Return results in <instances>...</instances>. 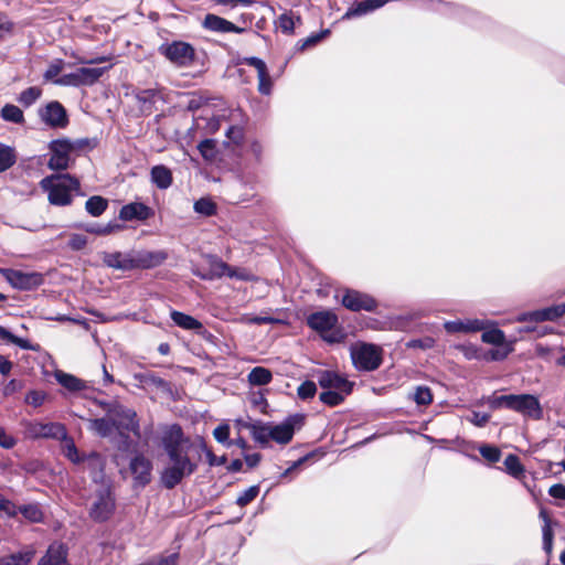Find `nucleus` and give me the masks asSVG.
<instances>
[{
    "label": "nucleus",
    "instance_id": "obj_1",
    "mask_svg": "<svg viewBox=\"0 0 565 565\" xmlns=\"http://www.w3.org/2000/svg\"><path fill=\"white\" fill-rule=\"evenodd\" d=\"M303 417L295 415L288 417L286 420L274 424H262L253 427V437L260 444H267L274 440L278 444H288L295 434V430L301 427Z\"/></svg>",
    "mask_w": 565,
    "mask_h": 565
},
{
    "label": "nucleus",
    "instance_id": "obj_2",
    "mask_svg": "<svg viewBox=\"0 0 565 565\" xmlns=\"http://www.w3.org/2000/svg\"><path fill=\"white\" fill-rule=\"evenodd\" d=\"M189 452L190 449L168 454L169 465L161 472V482L166 488L172 489L195 470L196 463L191 460Z\"/></svg>",
    "mask_w": 565,
    "mask_h": 565
},
{
    "label": "nucleus",
    "instance_id": "obj_3",
    "mask_svg": "<svg viewBox=\"0 0 565 565\" xmlns=\"http://www.w3.org/2000/svg\"><path fill=\"white\" fill-rule=\"evenodd\" d=\"M42 188L49 193V201L54 205H67L73 192L78 190V181L68 174L51 175L41 181Z\"/></svg>",
    "mask_w": 565,
    "mask_h": 565
},
{
    "label": "nucleus",
    "instance_id": "obj_4",
    "mask_svg": "<svg viewBox=\"0 0 565 565\" xmlns=\"http://www.w3.org/2000/svg\"><path fill=\"white\" fill-rule=\"evenodd\" d=\"M307 322L310 328L319 332L330 343L340 342L344 338L338 326V317L331 311L315 312L308 317Z\"/></svg>",
    "mask_w": 565,
    "mask_h": 565
},
{
    "label": "nucleus",
    "instance_id": "obj_5",
    "mask_svg": "<svg viewBox=\"0 0 565 565\" xmlns=\"http://www.w3.org/2000/svg\"><path fill=\"white\" fill-rule=\"evenodd\" d=\"M0 275L14 289L32 290L41 286L44 281L43 275L36 271H22L11 268H0Z\"/></svg>",
    "mask_w": 565,
    "mask_h": 565
},
{
    "label": "nucleus",
    "instance_id": "obj_6",
    "mask_svg": "<svg viewBox=\"0 0 565 565\" xmlns=\"http://www.w3.org/2000/svg\"><path fill=\"white\" fill-rule=\"evenodd\" d=\"M96 498L90 508V516L97 521L108 519L114 511V501L110 495L108 482L102 477L97 483Z\"/></svg>",
    "mask_w": 565,
    "mask_h": 565
},
{
    "label": "nucleus",
    "instance_id": "obj_7",
    "mask_svg": "<svg viewBox=\"0 0 565 565\" xmlns=\"http://www.w3.org/2000/svg\"><path fill=\"white\" fill-rule=\"evenodd\" d=\"M110 67L111 65L108 67H81L74 73L58 77L54 83L62 86L93 85Z\"/></svg>",
    "mask_w": 565,
    "mask_h": 565
},
{
    "label": "nucleus",
    "instance_id": "obj_8",
    "mask_svg": "<svg viewBox=\"0 0 565 565\" xmlns=\"http://www.w3.org/2000/svg\"><path fill=\"white\" fill-rule=\"evenodd\" d=\"M353 364L361 370H375L381 363V352L373 344H356L351 349Z\"/></svg>",
    "mask_w": 565,
    "mask_h": 565
},
{
    "label": "nucleus",
    "instance_id": "obj_9",
    "mask_svg": "<svg viewBox=\"0 0 565 565\" xmlns=\"http://www.w3.org/2000/svg\"><path fill=\"white\" fill-rule=\"evenodd\" d=\"M160 53L178 66H188L192 64L195 56L194 49L189 43L182 41L161 45Z\"/></svg>",
    "mask_w": 565,
    "mask_h": 565
},
{
    "label": "nucleus",
    "instance_id": "obj_10",
    "mask_svg": "<svg viewBox=\"0 0 565 565\" xmlns=\"http://www.w3.org/2000/svg\"><path fill=\"white\" fill-rule=\"evenodd\" d=\"M209 269L204 270V273L200 274L204 279H214L223 276H228L231 278H237L242 280L250 279V275L244 270L238 268H231L225 263L215 259L213 257L206 258Z\"/></svg>",
    "mask_w": 565,
    "mask_h": 565
},
{
    "label": "nucleus",
    "instance_id": "obj_11",
    "mask_svg": "<svg viewBox=\"0 0 565 565\" xmlns=\"http://www.w3.org/2000/svg\"><path fill=\"white\" fill-rule=\"evenodd\" d=\"M29 438H60L65 436V427L58 423L30 422L25 424Z\"/></svg>",
    "mask_w": 565,
    "mask_h": 565
},
{
    "label": "nucleus",
    "instance_id": "obj_12",
    "mask_svg": "<svg viewBox=\"0 0 565 565\" xmlns=\"http://www.w3.org/2000/svg\"><path fill=\"white\" fill-rule=\"evenodd\" d=\"M62 441V450L65 457H67L72 462L79 463L85 462L89 469H102L103 460L97 454H90L87 458H83L79 456L78 450L73 441V439L68 438L65 434L64 437H60Z\"/></svg>",
    "mask_w": 565,
    "mask_h": 565
},
{
    "label": "nucleus",
    "instance_id": "obj_13",
    "mask_svg": "<svg viewBox=\"0 0 565 565\" xmlns=\"http://www.w3.org/2000/svg\"><path fill=\"white\" fill-rule=\"evenodd\" d=\"M511 409L533 419H541L543 416L539 399L530 394L514 395Z\"/></svg>",
    "mask_w": 565,
    "mask_h": 565
},
{
    "label": "nucleus",
    "instance_id": "obj_14",
    "mask_svg": "<svg viewBox=\"0 0 565 565\" xmlns=\"http://www.w3.org/2000/svg\"><path fill=\"white\" fill-rule=\"evenodd\" d=\"M52 156L49 161V167L52 170L66 169L70 161V153L73 150L72 145L67 140H55L50 145Z\"/></svg>",
    "mask_w": 565,
    "mask_h": 565
},
{
    "label": "nucleus",
    "instance_id": "obj_15",
    "mask_svg": "<svg viewBox=\"0 0 565 565\" xmlns=\"http://www.w3.org/2000/svg\"><path fill=\"white\" fill-rule=\"evenodd\" d=\"M342 305L353 311H371L375 308V301L372 297L354 290H349L345 292L342 298Z\"/></svg>",
    "mask_w": 565,
    "mask_h": 565
},
{
    "label": "nucleus",
    "instance_id": "obj_16",
    "mask_svg": "<svg viewBox=\"0 0 565 565\" xmlns=\"http://www.w3.org/2000/svg\"><path fill=\"white\" fill-rule=\"evenodd\" d=\"M151 462L143 456H136L131 459L129 470L137 484L145 486L151 480Z\"/></svg>",
    "mask_w": 565,
    "mask_h": 565
},
{
    "label": "nucleus",
    "instance_id": "obj_17",
    "mask_svg": "<svg viewBox=\"0 0 565 565\" xmlns=\"http://www.w3.org/2000/svg\"><path fill=\"white\" fill-rule=\"evenodd\" d=\"M318 381L321 387L334 388L344 394H349L352 390V384L335 372L321 371Z\"/></svg>",
    "mask_w": 565,
    "mask_h": 565
},
{
    "label": "nucleus",
    "instance_id": "obj_18",
    "mask_svg": "<svg viewBox=\"0 0 565 565\" xmlns=\"http://www.w3.org/2000/svg\"><path fill=\"white\" fill-rule=\"evenodd\" d=\"M565 315V303L552 306L548 308L535 310L533 312L524 313L518 318L519 321H553Z\"/></svg>",
    "mask_w": 565,
    "mask_h": 565
},
{
    "label": "nucleus",
    "instance_id": "obj_19",
    "mask_svg": "<svg viewBox=\"0 0 565 565\" xmlns=\"http://www.w3.org/2000/svg\"><path fill=\"white\" fill-rule=\"evenodd\" d=\"M162 443L167 454L171 452V450H185L190 449V444L183 439L181 428L178 426L169 427L164 436L162 437Z\"/></svg>",
    "mask_w": 565,
    "mask_h": 565
},
{
    "label": "nucleus",
    "instance_id": "obj_20",
    "mask_svg": "<svg viewBox=\"0 0 565 565\" xmlns=\"http://www.w3.org/2000/svg\"><path fill=\"white\" fill-rule=\"evenodd\" d=\"M444 328L448 333H470L483 330L486 322L479 319L455 320L445 322Z\"/></svg>",
    "mask_w": 565,
    "mask_h": 565
},
{
    "label": "nucleus",
    "instance_id": "obj_21",
    "mask_svg": "<svg viewBox=\"0 0 565 565\" xmlns=\"http://www.w3.org/2000/svg\"><path fill=\"white\" fill-rule=\"evenodd\" d=\"M167 259V254L162 250L138 252L132 256L135 268H151L161 265Z\"/></svg>",
    "mask_w": 565,
    "mask_h": 565
},
{
    "label": "nucleus",
    "instance_id": "obj_22",
    "mask_svg": "<svg viewBox=\"0 0 565 565\" xmlns=\"http://www.w3.org/2000/svg\"><path fill=\"white\" fill-rule=\"evenodd\" d=\"M41 116L47 125L53 127H64L67 122L65 109L57 102L50 103Z\"/></svg>",
    "mask_w": 565,
    "mask_h": 565
},
{
    "label": "nucleus",
    "instance_id": "obj_23",
    "mask_svg": "<svg viewBox=\"0 0 565 565\" xmlns=\"http://www.w3.org/2000/svg\"><path fill=\"white\" fill-rule=\"evenodd\" d=\"M246 62L257 71L258 90L262 94L268 95L271 90V78L267 72L265 62L257 57H249Z\"/></svg>",
    "mask_w": 565,
    "mask_h": 565
},
{
    "label": "nucleus",
    "instance_id": "obj_24",
    "mask_svg": "<svg viewBox=\"0 0 565 565\" xmlns=\"http://www.w3.org/2000/svg\"><path fill=\"white\" fill-rule=\"evenodd\" d=\"M203 26L207 30L214 31V32H235V33H242L244 29L238 28L234 25L232 22L215 15V14H207L204 18Z\"/></svg>",
    "mask_w": 565,
    "mask_h": 565
},
{
    "label": "nucleus",
    "instance_id": "obj_25",
    "mask_svg": "<svg viewBox=\"0 0 565 565\" xmlns=\"http://www.w3.org/2000/svg\"><path fill=\"white\" fill-rule=\"evenodd\" d=\"M38 565H68L65 547L60 543H53Z\"/></svg>",
    "mask_w": 565,
    "mask_h": 565
},
{
    "label": "nucleus",
    "instance_id": "obj_26",
    "mask_svg": "<svg viewBox=\"0 0 565 565\" xmlns=\"http://www.w3.org/2000/svg\"><path fill=\"white\" fill-rule=\"evenodd\" d=\"M151 214L147 205L138 202L124 205L119 211V217L124 221L147 220Z\"/></svg>",
    "mask_w": 565,
    "mask_h": 565
},
{
    "label": "nucleus",
    "instance_id": "obj_27",
    "mask_svg": "<svg viewBox=\"0 0 565 565\" xmlns=\"http://www.w3.org/2000/svg\"><path fill=\"white\" fill-rule=\"evenodd\" d=\"M104 263L111 268L120 270L134 269L132 256L122 255L121 253H105L103 255Z\"/></svg>",
    "mask_w": 565,
    "mask_h": 565
},
{
    "label": "nucleus",
    "instance_id": "obj_28",
    "mask_svg": "<svg viewBox=\"0 0 565 565\" xmlns=\"http://www.w3.org/2000/svg\"><path fill=\"white\" fill-rule=\"evenodd\" d=\"M388 0H363L351 7L345 13L347 18L358 17L371 12L386 4Z\"/></svg>",
    "mask_w": 565,
    "mask_h": 565
},
{
    "label": "nucleus",
    "instance_id": "obj_29",
    "mask_svg": "<svg viewBox=\"0 0 565 565\" xmlns=\"http://www.w3.org/2000/svg\"><path fill=\"white\" fill-rule=\"evenodd\" d=\"M151 181L159 189H167L172 183V173L166 166H154L151 169Z\"/></svg>",
    "mask_w": 565,
    "mask_h": 565
},
{
    "label": "nucleus",
    "instance_id": "obj_30",
    "mask_svg": "<svg viewBox=\"0 0 565 565\" xmlns=\"http://www.w3.org/2000/svg\"><path fill=\"white\" fill-rule=\"evenodd\" d=\"M171 319L173 322L184 330H201L202 323L192 316L180 311H172Z\"/></svg>",
    "mask_w": 565,
    "mask_h": 565
},
{
    "label": "nucleus",
    "instance_id": "obj_31",
    "mask_svg": "<svg viewBox=\"0 0 565 565\" xmlns=\"http://www.w3.org/2000/svg\"><path fill=\"white\" fill-rule=\"evenodd\" d=\"M56 381L70 391H81L85 388V383L72 374L64 373L63 371H56L54 374Z\"/></svg>",
    "mask_w": 565,
    "mask_h": 565
},
{
    "label": "nucleus",
    "instance_id": "obj_32",
    "mask_svg": "<svg viewBox=\"0 0 565 565\" xmlns=\"http://www.w3.org/2000/svg\"><path fill=\"white\" fill-rule=\"evenodd\" d=\"M33 556V551L10 554L0 558V565H29Z\"/></svg>",
    "mask_w": 565,
    "mask_h": 565
},
{
    "label": "nucleus",
    "instance_id": "obj_33",
    "mask_svg": "<svg viewBox=\"0 0 565 565\" xmlns=\"http://www.w3.org/2000/svg\"><path fill=\"white\" fill-rule=\"evenodd\" d=\"M271 372L263 366L254 367L248 374V382L250 385H266L271 381Z\"/></svg>",
    "mask_w": 565,
    "mask_h": 565
},
{
    "label": "nucleus",
    "instance_id": "obj_34",
    "mask_svg": "<svg viewBox=\"0 0 565 565\" xmlns=\"http://www.w3.org/2000/svg\"><path fill=\"white\" fill-rule=\"evenodd\" d=\"M89 429L102 437H107L111 435L114 424L105 418L94 419L89 422Z\"/></svg>",
    "mask_w": 565,
    "mask_h": 565
},
{
    "label": "nucleus",
    "instance_id": "obj_35",
    "mask_svg": "<svg viewBox=\"0 0 565 565\" xmlns=\"http://www.w3.org/2000/svg\"><path fill=\"white\" fill-rule=\"evenodd\" d=\"M15 162L14 150L0 142V173L11 168Z\"/></svg>",
    "mask_w": 565,
    "mask_h": 565
},
{
    "label": "nucleus",
    "instance_id": "obj_36",
    "mask_svg": "<svg viewBox=\"0 0 565 565\" xmlns=\"http://www.w3.org/2000/svg\"><path fill=\"white\" fill-rule=\"evenodd\" d=\"M107 207V201L102 196H92L86 202V210L93 216H99Z\"/></svg>",
    "mask_w": 565,
    "mask_h": 565
},
{
    "label": "nucleus",
    "instance_id": "obj_37",
    "mask_svg": "<svg viewBox=\"0 0 565 565\" xmlns=\"http://www.w3.org/2000/svg\"><path fill=\"white\" fill-rule=\"evenodd\" d=\"M1 116L7 121H12V122H22L23 121V113L15 105H11V104L6 105L1 110Z\"/></svg>",
    "mask_w": 565,
    "mask_h": 565
},
{
    "label": "nucleus",
    "instance_id": "obj_38",
    "mask_svg": "<svg viewBox=\"0 0 565 565\" xmlns=\"http://www.w3.org/2000/svg\"><path fill=\"white\" fill-rule=\"evenodd\" d=\"M481 339L483 342L493 345H503L505 342L504 333L499 329L486 330L482 333Z\"/></svg>",
    "mask_w": 565,
    "mask_h": 565
},
{
    "label": "nucleus",
    "instance_id": "obj_39",
    "mask_svg": "<svg viewBox=\"0 0 565 565\" xmlns=\"http://www.w3.org/2000/svg\"><path fill=\"white\" fill-rule=\"evenodd\" d=\"M540 515L544 520V527H543L544 546L547 552H551L552 543H553V531H552V526H551V520L544 510L541 511Z\"/></svg>",
    "mask_w": 565,
    "mask_h": 565
},
{
    "label": "nucleus",
    "instance_id": "obj_40",
    "mask_svg": "<svg viewBox=\"0 0 565 565\" xmlns=\"http://www.w3.org/2000/svg\"><path fill=\"white\" fill-rule=\"evenodd\" d=\"M19 511L30 522H41L43 520V512L36 504L24 505Z\"/></svg>",
    "mask_w": 565,
    "mask_h": 565
},
{
    "label": "nucleus",
    "instance_id": "obj_41",
    "mask_svg": "<svg viewBox=\"0 0 565 565\" xmlns=\"http://www.w3.org/2000/svg\"><path fill=\"white\" fill-rule=\"evenodd\" d=\"M504 466L507 471L513 477H520L524 471V468L521 465L519 458L514 455H509L504 459Z\"/></svg>",
    "mask_w": 565,
    "mask_h": 565
},
{
    "label": "nucleus",
    "instance_id": "obj_42",
    "mask_svg": "<svg viewBox=\"0 0 565 565\" xmlns=\"http://www.w3.org/2000/svg\"><path fill=\"white\" fill-rule=\"evenodd\" d=\"M413 399L417 405H429L433 402V394L427 386L416 387Z\"/></svg>",
    "mask_w": 565,
    "mask_h": 565
},
{
    "label": "nucleus",
    "instance_id": "obj_43",
    "mask_svg": "<svg viewBox=\"0 0 565 565\" xmlns=\"http://www.w3.org/2000/svg\"><path fill=\"white\" fill-rule=\"evenodd\" d=\"M0 339L4 340L7 342H10V343L17 344L21 349H26V350L33 349L31 347V344L29 343V341L13 335L11 332H9L6 328H3L1 326H0Z\"/></svg>",
    "mask_w": 565,
    "mask_h": 565
},
{
    "label": "nucleus",
    "instance_id": "obj_44",
    "mask_svg": "<svg viewBox=\"0 0 565 565\" xmlns=\"http://www.w3.org/2000/svg\"><path fill=\"white\" fill-rule=\"evenodd\" d=\"M41 96V89L39 87H29L23 90L18 100L24 106L32 105Z\"/></svg>",
    "mask_w": 565,
    "mask_h": 565
},
{
    "label": "nucleus",
    "instance_id": "obj_45",
    "mask_svg": "<svg viewBox=\"0 0 565 565\" xmlns=\"http://www.w3.org/2000/svg\"><path fill=\"white\" fill-rule=\"evenodd\" d=\"M317 386L312 381L303 382L297 390V395L301 399H308L315 396Z\"/></svg>",
    "mask_w": 565,
    "mask_h": 565
},
{
    "label": "nucleus",
    "instance_id": "obj_46",
    "mask_svg": "<svg viewBox=\"0 0 565 565\" xmlns=\"http://www.w3.org/2000/svg\"><path fill=\"white\" fill-rule=\"evenodd\" d=\"M195 212L203 215H212L215 212V204L209 199H201L194 204Z\"/></svg>",
    "mask_w": 565,
    "mask_h": 565
},
{
    "label": "nucleus",
    "instance_id": "obj_47",
    "mask_svg": "<svg viewBox=\"0 0 565 565\" xmlns=\"http://www.w3.org/2000/svg\"><path fill=\"white\" fill-rule=\"evenodd\" d=\"M320 399L329 406H335L343 401V395L339 392L327 391L320 394Z\"/></svg>",
    "mask_w": 565,
    "mask_h": 565
},
{
    "label": "nucleus",
    "instance_id": "obj_48",
    "mask_svg": "<svg viewBox=\"0 0 565 565\" xmlns=\"http://www.w3.org/2000/svg\"><path fill=\"white\" fill-rule=\"evenodd\" d=\"M17 513L18 508L15 504L0 493V514L14 516Z\"/></svg>",
    "mask_w": 565,
    "mask_h": 565
},
{
    "label": "nucleus",
    "instance_id": "obj_49",
    "mask_svg": "<svg viewBox=\"0 0 565 565\" xmlns=\"http://www.w3.org/2000/svg\"><path fill=\"white\" fill-rule=\"evenodd\" d=\"M46 398V393L43 391H31L25 396V403L34 407L41 406Z\"/></svg>",
    "mask_w": 565,
    "mask_h": 565
},
{
    "label": "nucleus",
    "instance_id": "obj_50",
    "mask_svg": "<svg viewBox=\"0 0 565 565\" xmlns=\"http://www.w3.org/2000/svg\"><path fill=\"white\" fill-rule=\"evenodd\" d=\"M63 70V62L62 61H55L53 63H51L47 67V70L45 71L43 77L46 82H50V81H54L57 79L56 77L60 75V73L62 72Z\"/></svg>",
    "mask_w": 565,
    "mask_h": 565
},
{
    "label": "nucleus",
    "instance_id": "obj_51",
    "mask_svg": "<svg viewBox=\"0 0 565 565\" xmlns=\"http://www.w3.org/2000/svg\"><path fill=\"white\" fill-rule=\"evenodd\" d=\"M259 492L258 486H252L249 487L242 495L237 498V504L241 507H244L248 504L250 501H253Z\"/></svg>",
    "mask_w": 565,
    "mask_h": 565
},
{
    "label": "nucleus",
    "instance_id": "obj_52",
    "mask_svg": "<svg viewBox=\"0 0 565 565\" xmlns=\"http://www.w3.org/2000/svg\"><path fill=\"white\" fill-rule=\"evenodd\" d=\"M199 150L206 160H213L215 158V145L212 140L202 141L199 145Z\"/></svg>",
    "mask_w": 565,
    "mask_h": 565
},
{
    "label": "nucleus",
    "instance_id": "obj_53",
    "mask_svg": "<svg viewBox=\"0 0 565 565\" xmlns=\"http://www.w3.org/2000/svg\"><path fill=\"white\" fill-rule=\"evenodd\" d=\"M480 454L489 462L499 461L500 456H501L500 450L497 447H492V446L480 447Z\"/></svg>",
    "mask_w": 565,
    "mask_h": 565
},
{
    "label": "nucleus",
    "instance_id": "obj_54",
    "mask_svg": "<svg viewBox=\"0 0 565 565\" xmlns=\"http://www.w3.org/2000/svg\"><path fill=\"white\" fill-rule=\"evenodd\" d=\"M278 28L284 32V33H291L294 28H295V21L292 19L291 15L289 14H281L279 18H278Z\"/></svg>",
    "mask_w": 565,
    "mask_h": 565
},
{
    "label": "nucleus",
    "instance_id": "obj_55",
    "mask_svg": "<svg viewBox=\"0 0 565 565\" xmlns=\"http://www.w3.org/2000/svg\"><path fill=\"white\" fill-rule=\"evenodd\" d=\"M514 395H501L491 399L490 404L493 408L507 407L511 408Z\"/></svg>",
    "mask_w": 565,
    "mask_h": 565
},
{
    "label": "nucleus",
    "instance_id": "obj_56",
    "mask_svg": "<svg viewBox=\"0 0 565 565\" xmlns=\"http://www.w3.org/2000/svg\"><path fill=\"white\" fill-rule=\"evenodd\" d=\"M17 445V438L10 435L4 428L0 427V447L11 449Z\"/></svg>",
    "mask_w": 565,
    "mask_h": 565
},
{
    "label": "nucleus",
    "instance_id": "obj_57",
    "mask_svg": "<svg viewBox=\"0 0 565 565\" xmlns=\"http://www.w3.org/2000/svg\"><path fill=\"white\" fill-rule=\"evenodd\" d=\"M86 244L87 238L82 234H72L68 241V246L74 250L83 249Z\"/></svg>",
    "mask_w": 565,
    "mask_h": 565
},
{
    "label": "nucleus",
    "instance_id": "obj_58",
    "mask_svg": "<svg viewBox=\"0 0 565 565\" xmlns=\"http://www.w3.org/2000/svg\"><path fill=\"white\" fill-rule=\"evenodd\" d=\"M511 352L510 345H504L502 349H493L487 353V360H503Z\"/></svg>",
    "mask_w": 565,
    "mask_h": 565
},
{
    "label": "nucleus",
    "instance_id": "obj_59",
    "mask_svg": "<svg viewBox=\"0 0 565 565\" xmlns=\"http://www.w3.org/2000/svg\"><path fill=\"white\" fill-rule=\"evenodd\" d=\"M124 416H125L126 423L120 422L119 424L125 426V428L128 430L136 431L138 428V425L135 422L136 414L132 411L127 409L124 412Z\"/></svg>",
    "mask_w": 565,
    "mask_h": 565
},
{
    "label": "nucleus",
    "instance_id": "obj_60",
    "mask_svg": "<svg viewBox=\"0 0 565 565\" xmlns=\"http://www.w3.org/2000/svg\"><path fill=\"white\" fill-rule=\"evenodd\" d=\"M214 438L220 443H225L230 436V427L227 425H220L213 431Z\"/></svg>",
    "mask_w": 565,
    "mask_h": 565
},
{
    "label": "nucleus",
    "instance_id": "obj_61",
    "mask_svg": "<svg viewBox=\"0 0 565 565\" xmlns=\"http://www.w3.org/2000/svg\"><path fill=\"white\" fill-rule=\"evenodd\" d=\"M241 321L245 322V323L262 324V323H273V322H276L277 320L271 318V317H248V316H245V317L241 318Z\"/></svg>",
    "mask_w": 565,
    "mask_h": 565
},
{
    "label": "nucleus",
    "instance_id": "obj_62",
    "mask_svg": "<svg viewBox=\"0 0 565 565\" xmlns=\"http://www.w3.org/2000/svg\"><path fill=\"white\" fill-rule=\"evenodd\" d=\"M489 418L490 416L488 414L473 413L472 417L470 418V422L478 427H482L488 423Z\"/></svg>",
    "mask_w": 565,
    "mask_h": 565
},
{
    "label": "nucleus",
    "instance_id": "obj_63",
    "mask_svg": "<svg viewBox=\"0 0 565 565\" xmlns=\"http://www.w3.org/2000/svg\"><path fill=\"white\" fill-rule=\"evenodd\" d=\"M226 135L234 142H239L243 138V131L237 126L230 127Z\"/></svg>",
    "mask_w": 565,
    "mask_h": 565
},
{
    "label": "nucleus",
    "instance_id": "obj_64",
    "mask_svg": "<svg viewBox=\"0 0 565 565\" xmlns=\"http://www.w3.org/2000/svg\"><path fill=\"white\" fill-rule=\"evenodd\" d=\"M548 493L556 499H565V486L554 484L550 488Z\"/></svg>",
    "mask_w": 565,
    "mask_h": 565
}]
</instances>
